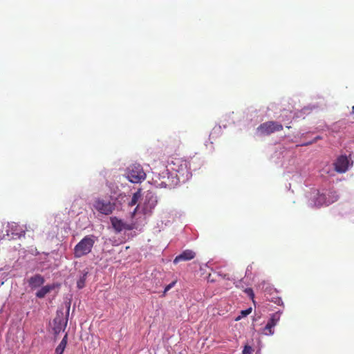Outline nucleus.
Here are the masks:
<instances>
[{
    "label": "nucleus",
    "instance_id": "1",
    "mask_svg": "<svg viewBox=\"0 0 354 354\" xmlns=\"http://www.w3.org/2000/svg\"><path fill=\"white\" fill-rule=\"evenodd\" d=\"M172 171L176 173V178L183 182L187 180L192 177L190 164L183 158H174L170 163Z\"/></svg>",
    "mask_w": 354,
    "mask_h": 354
},
{
    "label": "nucleus",
    "instance_id": "8",
    "mask_svg": "<svg viewBox=\"0 0 354 354\" xmlns=\"http://www.w3.org/2000/svg\"><path fill=\"white\" fill-rule=\"evenodd\" d=\"M335 170L338 173L346 172L349 166V160L346 156H340L334 163Z\"/></svg>",
    "mask_w": 354,
    "mask_h": 354
},
{
    "label": "nucleus",
    "instance_id": "16",
    "mask_svg": "<svg viewBox=\"0 0 354 354\" xmlns=\"http://www.w3.org/2000/svg\"><path fill=\"white\" fill-rule=\"evenodd\" d=\"M252 312V308H249L246 310H243L241 311V315L235 318V321H239L242 317H246Z\"/></svg>",
    "mask_w": 354,
    "mask_h": 354
},
{
    "label": "nucleus",
    "instance_id": "4",
    "mask_svg": "<svg viewBox=\"0 0 354 354\" xmlns=\"http://www.w3.org/2000/svg\"><path fill=\"white\" fill-rule=\"evenodd\" d=\"M281 130H283V125L275 121L266 122L260 124L257 128V131L263 136H268Z\"/></svg>",
    "mask_w": 354,
    "mask_h": 354
},
{
    "label": "nucleus",
    "instance_id": "18",
    "mask_svg": "<svg viewBox=\"0 0 354 354\" xmlns=\"http://www.w3.org/2000/svg\"><path fill=\"white\" fill-rule=\"evenodd\" d=\"M85 278L82 277L77 283V286L79 289L82 288L84 286Z\"/></svg>",
    "mask_w": 354,
    "mask_h": 354
},
{
    "label": "nucleus",
    "instance_id": "12",
    "mask_svg": "<svg viewBox=\"0 0 354 354\" xmlns=\"http://www.w3.org/2000/svg\"><path fill=\"white\" fill-rule=\"evenodd\" d=\"M54 288L53 285L43 286L36 292V297L39 299L44 298L48 292L53 290Z\"/></svg>",
    "mask_w": 354,
    "mask_h": 354
},
{
    "label": "nucleus",
    "instance_id": "10",
    "mask_svg": "<svg viewBox=\"0 0 354 354\" xmlns=\"http://www.w3.org/2000/svg\"><path fill=\"white\" fill-rule=\"evenodd\" d=\"M53 331L55 335L59 334L61 331H64L67 325V319L58 316L53 320Z\"/></svg>",
    "mask_w": 354,
    "mask_h": 354
},
{
    "label": "nucleus",
    "instance_id": "21",
    "mask_svg": "<svg viewBox=\"0 0 354 354\" xmlns=\"http://www.w3.org/2000/svg\"><path fill=\"white\" fill-rule=\"evenodd\" d=\"M252 348L250 346H245L243 351V354H250Z\"/></svg>",
    "mask_w": 354,
    "mask_h": 354
},
{
    "label": "nucleus",
    "instance_id": "24",
    "mask_svg": "<svg viewBox=\"0 0 354 354\" xmlns=\"http://www.w3.org/2000/svg\"><path fill=\"white\" fill-rule=\"evenodd\" d=\"M137 209H138V206L135 208L134 212H133V214H135V213H136V212Z\"/></svg>",
    "mask_w": 354,
    "mask_h": 354
},
{
    "label": "nucleus",
    "instance_id": "5",
    "mask_svg": "<svg viewBox=\"0 0 354 354\" xmlns=\"http://www.w3.org/2000/svg\"><path fill=\"white\" fill-rule=\"evenodd\" d=\"M93 207L100 213L109 215L115 209V205L111 201L97 198L94 202Z\"/></svg>",
    "mask_w": 354,
    "mask_h": 354
},
{
    "label": "nucleus",
    "instance_id": "17",
    "mask_svg": "<svg viewBox=\"0 0 354 354\" xmlns=\"http://www.w3.org/2000/svg\"><path fill=\"white\" fill-rule=\"evenodd\" d=\"M146 199L148 200V203H150L149 208L152 209L153 207H154L157 202L156 198H153V196H150L149 198L147 196Z\"/></svg>",
    "mask_w": 354,
    "mask_h": 354
},
{
    "label": "nucleus",
    "instance_id": "14",
    "mask_svg": "<svg viewBox=\"0 0 354 354\" xmlns=\"http://www.w3.org/2000/svg\"><path fill=\"white\" fill-rule=\"evenodd\" d=\"M141 197V192L140 190L137 191L133 194V196L131 199V201L129 202V206L133 207L138 203V200Z\"/></svg>",
    "mask_w": 354,
    "mask_h": 354
},
{
    "label": "nucleus",
    "instance_id": "11",
    "mask_svg": "<svg viewBox=\"0 0 354 354\" xmlns=\"http://www.w3.org/2000/svg\"><path fill=\"white\" fill-rule=\"evenodd\" d=\"M196 257V253L191 250H185L181 254L176 256L174 260L175 264L180 261H186L193 259Z\"/></svg>",
    "mask_w": 354,
    "mask_h": 354
},
{
    "label": "nucleus",
    "instance_id": "13",
    "mask_svg": "<svg viewBox=\"0 0 354 354\" xmlns=\"http://www.w3.org/2000/svg\"><path fill=\"white\" fill-rule=\"evenodd\" d=\"M68 335L66 334L55 349V354H63L67 344Z\"/></svg>",
    "mask_w": 354,
    "mask_h": 354
},
{
    "label": "nucleus",
    "instance_id": "20",
    "mask_svg": "<svg viewBox=\"0 0 354 354\" xmlns=\"http://www.w3.org/2000/svg\"><path fill=\"white\" fill-rule=\"evenodd\" d=\"M176 283V281H173L171 283H170L169 285H167L165 288V290H164V293H166L167 291H169L171 288H173L174 286Z\"/></svg>",
    "mask_w": 354,
    "mask_h": 354
},
{
    "label": "nucleus",
    "instance_id": "9",
    "mask_svg": "<svg viewBox=\"0 0 354 354\" xmlns=\"http://www.w3.org/2000/svg\"><path fill=\"white\" fill-rule=\"evenodd\" d=\"M44 282V277L39 274H36L28 279V286L32 290L41 287Z\"/></svg>",
    "mask_w": 354,
    "mask_h": 354
},
{
    "label": "nucleus",
    "instance_id": "7",
    "mask_svg": "<svg viewBox=\"0 0 354 354\" xmlns=\"http://www.w3.org/2000/svg\"><path fill=\"white\" fill-rule=\"evenodd\" d=\"M281 317V313L276 312L271 315V317L266 326L263 328V333L266 335H271L274 333L273 328L277 325Z\"/></svg>",
    "mask_w": 354,
    "mask_h": 354
},
{
    "label": "nucleus",
    "instance_id": "19",
    "mask_svg": "<svg viewBox=\"0 0 354 354\" xmlns=\"http://www.w3.org/2000/svg\"><path fill=\"white\" fill-rule=\"evenodd\" d=\"M322 138L320 136H317L315 137L312 141H310V142H308L306 143H304L302 145L303 146H307V145H311L313 143H315L318 140H321Z\"/></svg>",
    "mask_w": 354,
    "mask_h": 354
},
{
    "label": "nucleus",
    "instance_id": "3",
    "mask_svg": "<svg viewBox=\"0 0 354 354\" xmlns=\"http://www.w3.org/2000/svg\"><path fill=\"white\" fill-rule=\"evenodd\" d=\"M127 177L130 182L138 183L145 179L146 174L140 165L135 164L128 168Z\"/></svg>",
    "mask_w": 354,
    "mask_h": 354
},
{
    "label": "nucleus",
    "instance_id": "25",
    "mask_svg": "<svg viewBox=\"0 0 354 354\" xmlns=\"http://www.w3.org/2000/svg\"><path fill=\"white\" fill-rule=\"evenodd\" d=\"M250 268H252V266H250ZM249 270V266L248 267L247 271Z\"/></svg>",
    "mask_w": 354,
    "mask_h": 354
},
{
    "label": "nucleus",
    "instance_id": "2",
    "mask_svg": "<svg viewBox=\"0 0 354 354\" xmlns=\"http://www.w3.org/2000/svg\"><path fill=\"white\" fill-rule=\"evenodd\" d=\"M97 237L93 234L85 236L74 248L73 255L75 259L81 258L91 252Z\"/></svg>",
    "mask_w": 354,
    "mask_h": 354
},
{
    "label": "nucleus",
    "instance_id": "23",
    "mask_svg": "<svg viewBox=\"0 0 354 354\" xmlns=\"http://www.w3.org/2000/svg\"><path fill=\"white\" fill-rule=\"evenodd\" d=\"M160 185L163 186V187H166L167 184L165 183V182H162L160 183Z\"/></svg>",
    "mask_w": 354,
    "mask_h": 354
},
{
    "label": "nucleus",
    "instance_id": "15",
    "mask_svg": "<svg viewBox=\"0 0 354 354\" xmlns=\"http://www.w3.org/2000/svg\"><path fill=\"white\" fill-rule=\"evenodd\" d=\"M111 223L113 227L118 231H121L123 227V223L121 220L118 219L117 218H111Z\"/></svg>",
    "mask_w": 354,
    "mask_h": 354
},
{
    "label": "nucleus",
    "instance_id": "6",
    "mask_svg": "<svg viewBox=\"0 0 354 354\" xmlns=\"http://www.w3.org/2000/svg\"><path fill=\"white\" fill-rule=\"evenodd\" d=\"M339 198V196L337 194V192L335 190H328L326 193H323L319 194L315 204L317 205H328L335 201H337Z\"/></svg>",
    "mask_w": 354,
    "mask_h": 354
},
{
    "label": "nucleus",
    "instance_id": "22",
    "mask_svg": "<svg viewBox=\"0 0 354 354\" xmlns=\"http://www.w3.org/2000/svg\"><path fill=\"white\" fill-rule=\"evenodd\" d=\"M245 292L252 297L253 298L254 295L253 292V290L251 288L246 289Z\"/></svg>",
    "mask_w": 354,
    "mask_h": 354
}]
</instances>
